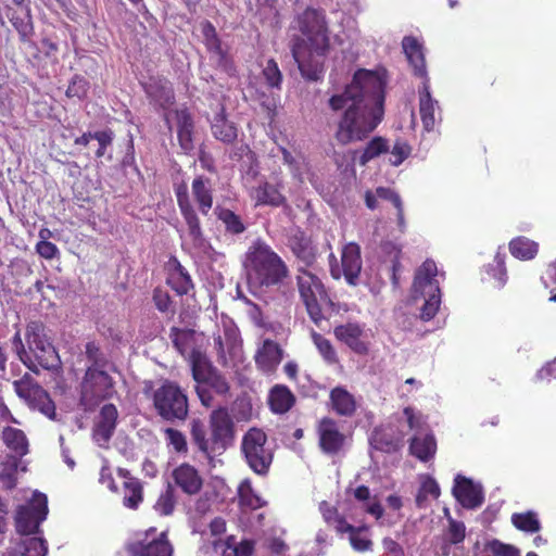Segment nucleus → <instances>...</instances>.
<instances>
[{
    "label": "nucleus",
    "mask_w": 556,
    "mask_h": 556,
    "mask_svg": "<svg viewBox=\"0 0 556 556\" xmlns=\"http://www.w3.org/2000/svg\"><path fill=\"white\" fill-rule=\"evenodd\" d=\"M384 81L372 71L358 70L343 92L330 97L329 108L342 111L334 132L336 140L346 146L366 139L384 116Z\"/></svg>",
    "instance_id": "1"
},
{
    "label": "nucleus",
    "mask_w": 556,
    "mask_h": 556,
    "mask_svg": "<svg viewBox=\"0 0 556 556\" xmlns=\"http://www.w3.org/2000/svg\"><path fill=\"white\" fill-rule=\"evenodd\" d=\"M243 267L248 286L254 292H268L280 288L290 273L282 257L260 239L245 252Z\"/></svg>",
    "instance_id": "2"
},
{
    "label": "nucleus",
    "mask_w": 556,
    "mask_h": 556,
    "mask_svg": "<svg viewBox=\"0 0 556 556\" xmlns=\"http://www.w3.org/2000/svg\"><path fill=\"white\" fill-rule=\"evenodd\" d=\"M174 193L189 237L195 244H201L204 233L199 214L207 216L214 203L211 179L204 175L194 177L191 182V194L185 180L174 182Z\"/></svg>",
    "instance_id": "3"
},
{
    "label": "nucleus",
    "mask_w": 556,
    "mask_h": 556,
    "mask_svg": "<svg viewBox=\"0 0 556 556\" xmlns=\"http://www.w3.org/2000/svg\"><path fill=\"white\" fill-rule=\"evenodd\" d=\"M85 367L80 402L86 409L93 410L104 400V353L93 341L86 344Z\"/></svg>",
    "instance_id": "4"
},
{
    "label": "nucleus",
    "mask_w": 556,
    "mask_h": 556,
    "mask_svg": "<svg viewBox=\"0 0 556 556\" xmlns=\"http://www.w3.org/2000/svg\"><path fill=\"white\" fill-rule=\"evenodd\" d=\"M152 402L156 414L166 421H185L189 415L186 391L175 381L164 380L153 391Z\"/></svg>",
    "instance_id": "5"
},
{
    "label": "nucleus",
    "mask_w": 556,
    "mask_h": 556,
    "mask_svg": "<svg viewBox=\"0 0 556 556\" xmlns=\"http://www.w3.org/2000/svg\"><path fill=\"white\" fill-rule=\"evenodd\" d=\"M298 29L305 43L317 56H326L330 50L328 23L323 10L306 8L296 16Z\"/></svg>",
    "instance_id": "6"
},
{
    "label": "nucleus",
    "mask_w": 556,
    "mask_h": 556,
    "mask_svg": "<svg viewBox=\"0 0 556 556\" xmlns=\"http://www.w3.org/2000/svg\"><path fill=\"white\" fill-rule=\"evenodd\" d=\"M296 286L309 318L316 326H320L325 320L321 305L330 302L321 279L305 268H299Z\"/></svg>",
    "instance_id": "7"
},
{
    "label": "nucleus",
    "mask_w": 556,
    "mask_h": 556,
    "mask_svg": "<svg viewBox=\"0 0 556 556\" xmlns=\"http://www.w3.org/2000/svg\"><path fill=\"white\" fill-rule=\"evenodd\" d=\"M267 435L258 428H251L243 435L241 451L249 467L258 476H266L273 463V451L266 447Z\"/></svg>",
    "instance_id": "8"
},
{
    "label": "nucleus",
    "mask_w": 556,
    "mask_h": 556,
    "mask_svg": "<svg viewBox=\"0 0 556 556\" xmlns=\"http://www.w3.org/2000/svg\"><path fill=\"white\" fill-rule=\"evenodd\" d=\"M127 556H173L174 546L168 539V531L156 533L155 527H150L138 535L135 541L125 545Z\"/></svg>",
    "instance_id": "9"
},
{
    "label": "nucleus",
    "mask_w": 556,
    "mask_h": 556,
    "mask_svg": "<svg viewBox=\"0 0 556 556\" xmlns=\"http://www.w3.org/2000/svg\"><path fill=\"white\" fill-rule=\"evenodd\" d=\"M48 515V500L42 493L35 492L30 504L21 506L15 518L16 531L21 535L39 533L40 523Z\"/></svg>",
    "instance_id": "10"
},
{
    "label": "nucleus",
    "mask_w": 556,
    "mask_h": 556,
    "mask_svg": "<svg viewBox=\"0 0 556 556\" xmlns=\"http://www.w3.org/2000/svg\"><path fill=\"white\" fill-rule=\"evenodd\" d=\"M291 53L301 75L305 79L317 81L323 78L326 56H317V54L306 46L302 37L298 36L292 39Z\"/></svg>",
    "instance_id": "11"
},
{
    "label": "nucleus",
    "mask_w": 556,
    "mask_h": 556,
    "mask_svg": "<svg viewBox=\"0 0 556 556\" xmlns=\"http://www.w3.org/2000/svg\"><path fill=\"white\" fill-rule=\"evenodd\" d=\"M17 395L25 400L33 408L42 414L52 417L55 413V406L48 392L39 386L28 374L22 379L13 382Z\"/></svg>",
    "instance_id": "12"
},
{
    "label": "nucleus",
    "mask_w": 556,
    "mask_h": 556,
    "mask_svg": "<svg viewBox=\"0 0 556 556\" xmlns=\"http://www.w3.org/2000/svg\"><path fill=\"white\" fill-rule=\"evenodd\" d=\"M283 188V181L278 176H271L270 179L263 177L250 188L249 195L255 206L280 207L287 205V198L282 193Z\"/></svg>",
    "instance_id": "13"
},
{
    "label": "nucleus",
    "mask_w": 556,
    "mask_h": 556,
    "mask_svg": "<svg viewBox=\"0 0 556 556\" xmlns=\"http://www.w3.org/2000/svg\"><path fill=\"white\" fill-rule=\"evenodd\" d=\"M319 450L328 455L336 456L341 453L346 443V435L340 430L336 419L329 416L321 417L316 425Z\"/></svg>",
    "instance_id": "14"
},
{
    "label": "nucleus",
    "mask_w": 556,
    "mask_h": 556,
    "mask_svg": "<svg viewBox=\"0 0 556 556\" xmlns=\"http://www.w3.org/2000/svg\"><path fill=\"white\" fill-rule=\"evenodd\" d=\"M212 450L226 448L235 438V424L226 407L214 409L210 415Z\"/></svg>",
    "instance_id": "15"
},
{
    "label": "nucleus",
    "mask_w": 556,
    "mask_h": 556,
    "mask_svg": "<svg viewBox=\"0 0 556 556\" xmlns=\"http://www.w3.org/2000/svg\"><path fill=\"white\" fill-rule=\"evenodd\" d=\"M405 432L388 424L376 427L370 435L371 446L380 452L392 454L404 446Z\"/></svg>",
    "instance_id": "16"
},
{
    "label": "nucleus",
    "mask_w": 556,
    "mask_h": 556,
    "mask_svg": "<svg viewBox=\"0 0 556 556\" xmlns=\"http://www.w3.org/2000/svg\"><path fill=\"white\" fill-rule=\"evenodd\" d=\"M333 336L357 355L365 356L369 353V342L365 340L364 328L358 323L349 321L336 326Z\"/></svg>",
    "instance_id": "17"
},
{
    "label": "nucleus",
    "mask_w": 556,
    "mask_h": 556,
    "mask_svg": "<svg viewBox=\"0 0 556 556\" xmlns=\"http://www.w3.org/2000/svg\"><path fill=\"white\" fill-rule=\"evenodd\" d=\"M452 493L456 501L467 509L481 506L484 500L481 488L462 475L455 477Z\"/></svg>",
    "instance_id": "18"
},
{
    "label": "nucleus",
    "mask_w": 556,
    "mask_h": 556,
    "mask_svg": "<svg viewBox=\"0 0 556 556\" xmlns=\"http://www.w3.org/2000/svg\"><path fill=\"white\" fill-rule=\"evenodd\" d=\"M172 479L175 485L189 496L199 494L203 488V478L199 470L188 463L174 468Z\"/></svg>",
    "instance_id": "19"
},
{
    "label": "nucleus",
    "mask_w": 556,
    "mask_h": 556,
    "mask_svg": "<svg viewBox=\"0 0 556 556\" xmlns=\"http://www.w3.org/2000/svg\"><path fill=\"white\" fill-rule=\"evenodd\" d=\"M328 404L337 416L343 418H352L358 408L355 396L342 386L330 390Z\"/></svg>",
    "instance_id": "20"
},
{
    "label": "nucleus",
    "mask_w": 556,
    "mask_h": 556,
    "mask_svg": "<svg viewBox=\"0 0 556 556\" xmlns=\"http://www.w3.org/2000/svg\"><path fill=\"white\" fill-rule=\"evenodd\" d=\"M437 264L433 260H426L417 269L414 278V292L426 296V293L440 292Z\"/></svg>",
    "instance_id": "21"
},
{
    "label": "nucleus",
    "mask_w": 556,
    "mask_h": 556,
    "mask_svg": "<svg viewBox=\"0 0 556 556\" xmlns=\"http://www.w3.org/2000/svg\"><path fill=\"white\" fill-rule=\"evenodd\" d=\"M342 271L350 286H356L362 270L361 248L357 243L345 244L341 253Z\"/></svg>",
    "instance_id": "22"
},
{
    "label": "nucleus",
    "mask_w": 556,
    "mask_h": 556,
    "mask_svg": "<svg viewBox=\"0 0 556 556\" xmlns=\"http://www.w3.org/2000/svg\"><path fill=\"white\" fill-rule=\"evenodd\" d=\"M283 351L280 345L271 340L265 339L262 346L255 354V364L257 368L266 374L274 372L280 364Z\"/></svg>",
    "instance_id": "23"
},
{
    "label": "nucleus",
    "mask_w": 556,
    "mask_h": 556,
    "mask_svg": "<svg viewBox=\"0 0 556 556\" xmlns=\"http://www.w3.org/2000/svg\"><path fill=\"white\" fill-rule=\"evenodd\" d=\"M402 47L413 67L414 75L422 78V81L429 79L422 45L415 37L406 36L403 38Z\"/></svg>",
    "instance_id": "24"
},
{
    "label": "nucleus",
    "mask_w": 556,
    "mask_h": 556,
    "mask_svg": "<svg viewBox=\"0 0 556 556\" xmlns=\"http://www.w3.org/2000/svg\"><path fill=\"white\" fill-rule=\"evenodd\" d=\"M9 20L17 31L20 41L23 43H33L35 28L29 5L12 11L9 15Z\"/></svg>",
    "instance_id": "25"
},
{
    "label": "nucleus",
    "mask_w": 556,
    "mask_h": 556,
    "mask_svg": "<svg viewBox=\"0 0 556 556\" xmlns=\"http://www.w3.org/2000/svg\"><path fill=\"white\" fill-rule=\"evenodd\" d=\"M117 472L123 479V504L130 509H137L143 501L141 482L139 479L131 477L127 469L118 468Z\"/></svg>",
    "instance_id": "26"
},
{
    "label": "nucleus",
    "mask_w": 556,
    "mask_h": 556,
    "mask_svg": "<svg viewBox=\"0 0 556 556\" xmlns=\"http://www.w3.org/2000/svg\"><path fill=\"white\" fill-rule=\"evenodd\" d=\"M212 135L216 140L226 144H232L238 137V128L233 122L226 116L225 106L222 105L219 112L211 122Z\"/></svg>",
    "instance_id": "27"
},
{
    "label": "nucleus",
    "mask_w": 556,
    "mask_h": 556,
    "mask_svg": "<svg viewBox=\"0 0 556 556\" xmlns=\"http://www.w3.org/2000/svg\"><path fill=\"white\" fill-rule=\"evenodd\" d=\"M288 247L298 260L306 266L312 265L316 260V251L311 239L301 230L294 231L288 239Z\"/></svg>",
    "instance_id": "28"
},
{
    "label": "nucleus",
    "mask_w": 556,
    "mask_h": 556,
    "mask_svg": "<svg viewBox=\"0 0 556 556\" xmlns=\"http://www.w3.org/2000/svg\"><path fill=\"white\" fill-rule=\"evenodd\" d=\"M438 102L432 99L430 93L429 79L422 81L419 90V113L425 130L432 131L435 126L434 111Z\"/></svg>",
    "instance_id": "29"
},
{
    "label": "nucleus",
    "mask_w": 556,
    "mask_h": 556,
    "mask_svg": "<svg viewBox=\"0 0 556 556\" xmlns=\"http://www.w3.org/2000/svg\"><path fill=\"white\" fill-rule=\"evenodd\" d=\"M47 553L46 540L37 536H24L8 549L7 556H46Z\"/></svg>",
    "instance_id": "30"
},
{
    "label": "nucleus",
    "mask_w": 556,
    "mask_h": 556,
    "mask_svg": "<svg viewBox=\"0 0 556 556\" xmlns=\"http://www.w3.org/2000/svg\"><path fill=\"white\" fill-rule=\"evenodd\" d=\"M29 350L41 368L51 371H56L61 368V359L51 339L34 345Z\"/></svg>",
    "instance_id": "31"
},
{
    "label": "nucleus",
    "mask_w": 556,
    "mask_h": 556,
    "mask_svg": "<svg viewBox=\"0 0 556 556\" xmlns=\"http://www.w3.org/2000/svg\"><path fill=\"white\" fill-rule=\"evenodd\" d=\"M149 98L162 109L167 110L175 103V92L172 84L166 79H157L147 88Z\"/></svg>",
    "instance_id": "32"
},
{
    "label": "nucleus",
    "mask_w": 556,
    "mask_h": 556,
    "mask_svg": "<svg viewBox=\"0 0 556 556\" xmlns=\"http://www.w3.org/2000/svg\"><path fill=\"white\" fill-rule=\"evenodd\" d=\"M294 403L295 396L287 386L276 384L271 388L268 404L274 413L285 414L292 408Z\"/></svg>",
    "instance_id": "33"
},
{
    "label": "nucleus",
    "mask_w": 556,
    "mask_h": 556,
    "mask_svg": "<svg viewBox=\"0 0 556 556\" xmlns=\"http://www.w3.org/2000/svg\"><path fill=\"white\" fill-rule=\"evenodd\" d=\"M409 452L413 456L421 462H428L437 452V441L433 434H426L425 437L414 435L410 439Z\"/></svg>",
    "instance_id": "34"
},
{
    "label": "nucleus",
    "mask_w": 556,
    "mask_h": 556,
    "mask_svg": "<svg viewBox=\"0 0 556 556\" xmlns=\"http://www.w3.org/2000/svg\"><path fill=\"white\" fill-rule=\"evenodd\" d=\"M319 511L324 521L328 527H332L340 535L346 533V530L352 529L345 517L339 513V509L327 501L319 503Z\"/></svg>",
    "instance_id": "35"
},
{
    "label": "nucleus",
    "mask_w": 556,
    "mask_h": 556,
    "mask_svg": "<svg viewBox=\"0 0 556 556\" xmlns=\"http://www.w3.org/2000/svg\"><path fill=\"white\" fill-rule=\"evenodd\" d=\"M2 440L16 457H23L28 453V440L21 429L5 427L2 431Z\"/></svg>",
    "instance_id": "36"
},
{
    "label": "nucleus",
    "mask_w": 556,
    "mask_h": 556,
    "mask_svg": "<svg viewBox=\"0 0 556 556\" xmlns=\"http://www.w3.org/2000/svg\"><path fill=\"white\" fill-rule=\"evenodd\" d=\"M166 282L178 295L188 294L193 289L190 275L179 262L169 273Z\"/></svg>",
    "instance_id": "37"
},
{
    "label": "nucleus",
    "mask_w": 556,
    "mask_h": 556,
    "mask_svg": "<svg viewBox=\"0 0 556 556\" xmlns=\"http://www.w3.org/2000/svg\"><path fill=\"white\" fill-rule=\"evenodd\" d=\"M192 378L200 384L216 369L211 362L199 350H192L190 354Z\"/></svg>",
    "instance_id": "38"
},
{
    "label": "nucleus",
    "mask_w": 556,
    "mask_h": 556,
    "mask_svg": "<svg viewBox=\"0 0 556 556\" xmlns=\"http://www.w3.org/2000/svg\"><path fill=\"white\" fill-rule=\"evenodd\" d=\"M177 495L175 488L168 483L165 490H163L157 496L153 509L161 517L172 516L176 509Z\"/></svg>",
    "instance_id": "39"
},
{
    "label": "nucleus",
    "mask_w": 556,
    "mask_h": 556,
    "mask_svg": "<svg viewBox=\"0 0 556 556\" xmlns=\"http://www.w3.org/2000/svg\"><path fill=\"white\" fill-rule=\"evenodd\" d=\"M509 251L516 258L531 260L538 254L539 245L526 237H517L509 242Z\"/></svg>",
    "instance_id": "40"
},
{
    "label": "nucleus",
    "mask_w": 556,
    "mask_h": 556,
    "mask_svg": "<svg viewBox=\"0 0 556 556\" xmlns=\"http://www.w3.org/2000/svg\"><path fill=\"white\" fill-rule=\"evenodd\" d=\"M239 504L250 509H258L265 505V501L254 491L250 480H243L238 488Z\"/></svg>",
    "instance_id": "41"
},
{
    "label": "nucleus",
    "mask_w": 556,
    "mask_h": 556,
    "mask_svg": "<svg viewBox=\"0 0 556 556\" xmlns=\"http://www.w3.org/2000/svg\"><path fill=\"white\" fill-rule=\"evenodd\" d=\"M511 523L518 530L528 533H535L541 530V523L538 519V515L532 510L513 514Z\"/></svg>",
    "instance_id": "42"
},
{
    "label": "nucleus",
    "mask_w": 556,
    "mask_h": 556,
    "mask_svg": "<svg viewBox=\"0 0 556 556\" xmlns=\"http://www.w3.org/2000/svg\"><path fill=\"white\" fill-rule=\"evenodd\" d=\"M312 341L319 352L320 356L328 365H336L339 363V357L329 339L316 331H312Z\"/></svg>",
    "instance_id": "43"
},
{
    "label": "nucleus",
    "mask_w": 556,
    "mask_h": 556,
    "mask_svg": "<svg viewBox=\"0 0 556 556\" xmlns=\"http://www.w3.org/2000/svg\"><path fill=\"white\" fill-rule=\"evenodd\" d=\"M217 217L224 224L226 231L231 235H241L247 229L241 217L229 208L217 207Z\"/></svg>",
    "instance_id": "44"
},
{
    "label": "nucleus",
    "mask_w": 556,
    "mask_h": 556,
    "mask_svg": "<svg viewBox=\"0 0 556 556\" xmlns=\"http://www.w3.org/2000/svg\"><path fill=\"white\" fill-rule=\"evenodd\" d=\"M389 151V142L386 138L377 136L374 137L365 147L362 155L359 156V164L366 165L369 161L378 157L379 155Z\"/></svg>",
    "instance_id": "45"
},
{
    "label": "nucleus",
    "mask_w": 556,
    "mask_h": 556,
    "mask_svg": "<svg viewBox=\"0 0 556 556\" xmlns=\"http://www.w3.org/2000/svg\"><path fill=\"white\" fill-rule=\"evenodd\" d=\"M20 458L16 456H7L5 460L1 464L0 480L7 489H13L16 485V475L20 466Z\"/></svg>",
    "instance_id": "46"
},
{
    "label": "nucleus",
    "mask_w": 556,
    "mask_h": 556,
    "mask_svg": "<svg viewBox=\"0 0 556 556\" xmlns=\"http://www.w3.org/2000/svg\"><path fill=\"white\" fill-rule=\"evenodd\" d=\"M441 494L438 482L431 476H425L418 493L416 495V505L421 508L428 500V496L437 500Z\"/></svg>",
    "instance_id": "47"
},
{
    "label": "nucleus",
    "mask_w": 556,
    "mask_h": 556,
    "mask_svg": "<svg viewBox=\"0 0 556 556\" xmlns=\"http://www.w3.org/2000/svg\"><path fill=\"white\" fill-rule=\"evenodd\" d=\"M368 528L367 527H354L352 526V529L346 530V533H349V540L352 545V547L356 552H367L371 549L372 542L368 538Z\"/></svg>",
    "instance_id": "48"
},
{
    "label": "nucleus",
    "mask_w": 556,
    "mask_h": 556,
    "mask_svg": "<svg viewBox=\"0 0 556 556\" xmlns=\"http://www.w3.org/2000/svg\"><path fill=\"white\" fill-rule=\"evenodd\" d=\"M190 434L192 442L198 446L199 451L208 454L212 450L211 439H206V429L200 419H193L191 422Z\"/></svg>",
    "instance_id": "49"
},
{
    "label": "nucleus",
    "mask_w": 556,
    "mask_h": 556,
    "mask_svg": "<svg viewBox=\"0 0 556 556\" xmlns=\"http://www.w3.org/2000/svg\"><path fill=\"white\" fill-rule=\"evenodd\" d=\"M25 338L28 348L38 345L39 343L50 340V337L47 333L46 326L38 320H33L27 324Z\"/></svg>",
    "instance_id": "50"
},
{
    "label": "nucleus",
    "mask_w": 556,
    "mask_h": 556,
    "mask_svg": "<svg viewBox=\"0 0 556 556\" xmlns=\"http://www.w3.org/2000/svg\"><path fill=\"white\" fill-rule=\"evenodd\" d=\"M12 350L16 353L20 361L27 366L35 374H39L37 365L31 359L29 353L25 350L20 331H17L12 338Z\"/></svg>",
    "instance_id": "51"
},
{
    "label": "nucleus",
    "mask_w": 556,
    "mask_h": 556,
    "mask_svg": "<svg viewBox=\"0 0 556 556\" xmlns=\"http://www.w3.org/2000/svg\"><path fill=\"white\" fill-rule=\"evenodd\" d=\"M425 303L420 311V318L425 321L432 319L441 304V292L426 293Z\"/></svg>",
    "instance_id": "52"
},
{
    "label": "nucleus",
    "mask_w": 556,
    "mask_h": 556,
    "mask_svg": "<svg viewBox=\"0 0 556 556\" xmlns=\"http://www.w3.org/2000/svg\"><path fill=\"white\" fill-rule=\"evenodd\" d=\"M166 442L174 448L176 453L186 454L188 452V444L186 435L174 428H166L164 430Z\"/></svg>",
    "instance_id": "53"
},
{
    "label": "nucleus",
    "mask_w": 556,
    "mask_h": 556,
    "mask_svg": "<svg viewBox=\"0 0 556 556\" xmlns=\"http://www.w3.org/2000/svg\"><path fill=\"white\" fill-rule=\"evenodd\" d=\"M202 384L207 386L213 389L219 395H226L230 386L227 381L226 377L222 375L217 369H215L204 381Z\"/></svg>",
    "instance_id": "54"
},
{
    "label": "nucleus",
    "mask_w": 556,
    "mask_h": 556,
    "mask_svg": "<svg viewBox=\"0 0 556 556\" xmlns=\"http://www.w3.org/2000/svg\"><path fill=\"white\" fill-rule=\"evenodd\" d=\"M263 76L270 88H280L282 74L274 59H269L263 68Z\"/></svg>",
    "instance_id": "55"
},
{
    "label": "nucleus",
    "mask_w": 556,
    "mask_h": 556,
    "mask_svg": "<svg viewBox=\"0 0 556 556\" xmlns=\"http://www.w3.org/2000/svg\"><path fill=\"white\" fill-rule=\"evenodd\" d=\"M403 415L406 418L409 430L419 431L422 430L425 426H427V417L421 412L416 410L412 406L404 407Z\"/></svg>",
    "instance_id": "56"
},
{
    "label": "nucleus",
    "mask_w": 556,
    "mask_h": 556,
    "mask_svg": "<svg viewBox=\"0 0 556 556\" xmlns=\"http://www.w3.org/2000/svg\"><path fill=\"white\" fill-rule=\"evenodd\" d=\"M486 547L493 556H520V552L516 546L503 543L496 539L490 541Z\"/></svg>",
    "instance_id": "57"
},
{
    "label": "nucleus",
    "mask_w": 556,
    "mask_h": 556,
    "mask_svg": "<svg viewBox=\"0 0 556 556\" xmlns=\"http://www.w3.org/2000/svg\"><path fill=\"white\" fill-rule=\"evenodd\" d=\"M410 147L407 142L403 140H396L392 150H391V159L390 163L393 166L401 165L410 154Z\"/></svg>",
    "instance_id": "58"
},
{
    "label": "nucleus",
    "mask_w": 556,
    "mask_h": 556,
    "mask_svg": "<svg viewBox=\"0 0 556 556\" xmlns=\"http://www.w3.org/2000/svg\"><path fill=\"white\" fill-rule=\"evenodd\" d=\"M87 93V81L80 76H74L71 80L65 94L70 99H83Z\"/></svg>",
    "instance_id": "59"
},
{
    "label": "nucleus",
    "mask_w": 556,
    "mask_h": 556,
    "mask_svg": "<svg viewBox=\"0 0 556 556\" xmlns=\"http://www.w3.org/2000/svg\"><path fill=\"white\" fill-rule=\"evenodd\" d=\"M153 302L155 307L162 312L166 313L170 309L172 306V299L167 291L163 290L162 288H155L153 290L152 295Z\"/></svg>",
    "instance_id": "60"
},
{
    "label": "nucleus",
    "mask_w": 556,
    "mask_h": 556,
    "mask_svg": "<svg viewBox=\"0 0 556 556\" xmlns=\"http://www.w3.org/2000/svg\"><path fill=\"white\" fill-rule=\"evenodd\" d=\"M381 253L390 263L401 261L402 249L392 241H384L380 245Z\"/></svg>",
    "instance_id": "61"
},
{
    "label": "nucleus",
    "mask_w": 556,
    "mask_h": 556,
    "mask_svg": "<svg viewBox=\"0 0 556 556\" xmlns=\"http://www.w3.org/2000/svg\"><path fill=\"white\" fill-rule=\"evenodd\" d=\"M177 130H194V123L188 109L175 111Z\"/></svg>",
    "instance_id": "62"
},
{
    "label": "nucleus",
    "mask_w": 556,
    "mask_h": 556,
    "mask_svg": "<svg viewBox=\"0 0 556 556\" xmlns=\"http://www.w3.org/2000/svg\"><path fill=\"white\" fill-rule=\"evenodd\" d=\"M465 525L454 519L450 520L448 534L452 544H458L465 539Z\"/></svg>",
    "instance_id": "63"
},
{
    "label": "nucleus",
    "mask_w": 556,
    "mask_h": 556,
    "mask_svg": "<svg viewBox=\"0 0 556 556\" xmlns=\"http://www.w3.org/2000/svg\"><path fill=\"white\" fill-rule=\"evenodd\" d=\"M223 546L224 543L220 540L205 543L200 547L198 556H220V549Z\"/></svg>",
    "instance_id": "64"
}]
</instances>
